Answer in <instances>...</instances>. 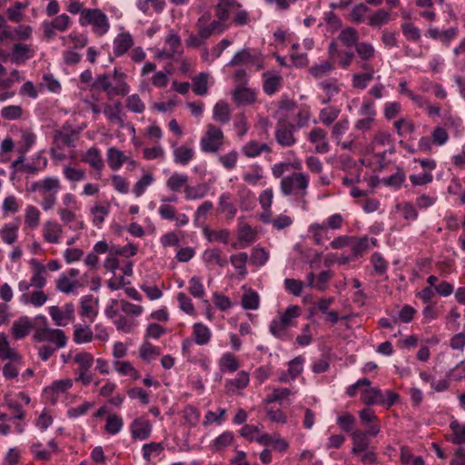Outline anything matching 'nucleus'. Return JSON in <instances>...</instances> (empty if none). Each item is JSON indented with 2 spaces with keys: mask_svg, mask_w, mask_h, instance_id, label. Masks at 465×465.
I'll list each match as a JSON object with an SVG mask.
<instances>
[{
  "mask_svg": "<svg viewBox=\"0 0 465 465\" xmlns=\"http://www.w3.org/2000/svg\"><path fill=\"white\" fill-rule=\"evenodd\" d=\"M309 187V176L304 173H292L283 177L280 183V189L284 196L294 195L303 210L307 208V189Z\"/></svg>",
  "mask_w": 465,
  "mask_h": 465,
  "instance_id": "nucleus-1",
  "label": "nucleus"
},
{
  "mask_svg": "<svg viewBox=\"0 0 465 465\" xmlns=\"http://www.w3.org/2000/svg\"><path fill=\"white\" fill-rule=\"evenodd\" d=\"M62 188L61 182L57 177L46 176L43 180L31 184V192H38L43 195L41 206L43 210H51L57 202V193Z\"/></svg>",
  "mask_w": 465,
  "mask_h": 465,
  "instance_id": "nucleus-2",
  "label": "nucleus"
},
{
  "mask_svg": "<svg viewBox=\"0 0 465 465\" xmlns=\"http://www.w3.org/2000/svg\"><path fill=\"white\" fill-rule=\"evenodd\" d=\"M37 319L43 321L44 327L36 329L33 339L36 342L50 341L56 349L64 348L67 343V337L64 331L60 329H52L46 325V318L39 316Z\"/></svg>",
  "mask_w": 465,
  "mask_h": 465,
  "instance_id": "nucleus-3",
  "label": "nucleus"
},
{
  "mask_svg": "<svg viewBox=\"0 0 465 465\" xmlns=\"http://www.w3.org/2000/svg\"><path fill=\"white\" fill-rule=\"evenodd\" d=\"M80 24L92 25L96 35H103L109 30L110 25L105 14L99 9H84L81 12Z\"/></svg>",
  "mask_w": 465,
  "mask_h": 465,
  "instance_id": "nucleus-4",
  "label": "nucleus"
},
{
  "mask_svg": "<svg viewBox=\"0 0 465 465\" xmlns=\"http://www.w3.org/2000/svg\"><path fill=\"white\" fill-rule=\"evenodd\" d=\"M224 135L223 131L210 124L206 126V131L200 141L201 150L204 153H217L223 146Z\"/></svg>",
  "mask_w": 465,
  "mask_h": 465,
  "instance_id": "nucleus-5",
  "label": "nucleus"
},
{
  "mask_svg": "<svg viewBox=\"0 0 465 465\" xmlns=\"http://www.w3.org/2000/svg\"><path fill=\"white\" fill-rule=\"evenodd\" d=\"M295 125L287 122L283 117L278 120L275 130V139L283 147H291L296 143L294 137Z\"/></svg>",
  "mask_w": 465,
  "mask_h": 465,
  "instance_id": "nucleus-6",
  "label": "nucleus"
},
{
  "mask_svg": "<svg viewBox=\"0 0 465 465\" xmlns=\"http://www.w3.org/2000/svg\"><path fill=\"white\" fill-rule=\"evenodd\" d=\"M71 23V18L65 14H62L56 16L52 21H45L42 24L44 35L47 39H52L55 36V31H66L69 28Z\"/></svg>",
  "mask_w": 465,
  "mask_h": 465,
  "instance_id": "nucleus-7",
  "label": "nucleus"
},
{
  "mask_svg": "<svg viewBox=\"0 0 465 465\" xmlns=\"http://www.w3.org/2000/svg\"><path fill=\"white\" fill-rule=\"evenodd\" d=\"M49 314L56 326H66L74 320V306L73 303H66L62 308L51 306Z\"/></svg>",
  "mask_w": 465,
  "mask_h": 465,
  "instance_id": "nucleus-8",
  "label": "nucleus"
},
{
  "mask_svg": "<svg viewBox=\"0 0 465 465\" xmlns=\"http://www.w3.org/2000/svg\"><path fill=\"white\" fill-rule=\"evenodd\" d=\"M158 213L164 220L175 221V225L178 227L184 226L189 223V218L185 213H177L176 208L168 203H162Z\"/></svg>",
  "mask_w": 465,
  "mask_h": 465,
  "instance_id": "nucleus-9",
  "label": "nucleus"
},
{
  "mask_svg": "<svg viewBox=\"0 0 465 465\" xmlns=\"http://www.w3.org/2000/svg\"><path fill=\"white\" fill-rule=\"evenodd\" d=\"M35 51L31 45L16 43L13 45L12 53L10 54V61L13 64H22L33 57Z\"/></svg>",
  "mask_w": 465,
  "mask_h": 465,
  "instance_id": "nucleus-10",
  "label": "nucleus"
},
{
  "mask_svg": "<svg viewBox=\"0 0 465 465\" xmlns=\"http://www.w3.org/2000/svg\"><path fill=\"white\" fill-rule=\"evenodd\" d=\"M63 234L62 225L56 221L49 220L44 223L43 236L50 243H58Z\"/></svg>",
  "mask_w": 465,
  "mask_h": 465,
  "instance_id": "nucleus-11",
  "label": "nucleus"
},
{
  "mask_svg": "<svg viewBox=\"0 0 465 465\" xmlns=\"http://www.w3.org/2000/svg\"><path fill=\"white\" fill-rule=\"evenodd\" d=\"M326 132L322 128L315 127L309 134V140L315 144V151L318 153H326L330 150V145L326 140Z\"/></svg>",
  "mask_w": 465,
  "mask_h": 465,
  "instance_id": "nucleus-12",
  "label": "nucleus"
},
{
  "mask_svg": "<svg viewBox=\"0 0 465 465\" xmlns=\"http://www.w3.org/2000/svg\"><path fill=\"white\" fill-rule=\"evenodd\" d=\"M132 437L135 440H146L152 430L150 422L143 418L135 419L131 424Z\"/></svg>",
  "mask_w": 465,
  "mask_h": 465,
  "instance_id": "nucleus-13",
  "label": "nucleus"
},
{
  "mask_svg": "<svg viewBox=\"0 0 465 465\" xmlns=\"http://www.w3.org/2000/svg\"><path fill=\"white\" fill-rule=\"evenodd\" d=\"M33 328L32 321L27 316H23L14 322L11 333L16 340H21L27 336Z\"/></svg>",
  "mask_w": 465,
  "mask_h": 465,
  "instance_id": "nucleus-14",
  "label": "nucleus"
},
{
  "mask_svg": "<svg viewBox=\"0 0 465 465\" xmlns=\"http://www.w3.org/2000/svg\"><path fill=\"white\" fill-rule=\"evenodd\" d=\"M31 265L34 271L29 284L36 289H42L46 284V267L35 259L31 261Z\"/></svg>",
  "mask_w": 465,
  "mask_h": 465,
  "instance_id": "nucleus-15",
  "label": "nucleus"
},
{
  "mask_svg": "<svg viewBox=\"0 0 465 465\" xmlns=\"http://www.w3.org/2000/svg\"><path fill=\"white\" fill-rule=\"evenodd\" d=\"M134 45V39L128 32H124L114 40V54L115 56L124 55Z\"/></svg>",
  "mask_w": 465,
  "mask_h": 465,
  "instance_id": "nucleus-16",
  "label": "nucleus"
},
{
  "mask_svg": "<svg viewBox=\"0 0 465 465\" xmlns=\"http://www.w3.org/2000/svg\"><path fill=\"white\" fill-rule=\"evenodd\" d=\"M352 440L351 453L354 455H360L365 451L370 444L367 432L361 430H353L351 434Z\"/></svg>",
  "mask_w": 465,
  "mask_h": 465,
  "instance_id": "nucleus-17",
  "label": "nucleus"
},
{
  "mask_svg": "<svg viewBox=\"0 0 465 465\" xmlns=\"http://www.w3.org/2000/svg\"><path fill=\"white\" fill-rule=\"evenodd\" d=\"M47 299V295L41 289H38L32 292L22 293L19 298L20 302L23 304H32L35 307L43 306L46 302Z\"/></svg>",
  "mask_w": 465,
  "mask_h": 465,
  "instance_id": "nucleus-18",
  "label": "nucleus"
},
{
  "mask_svg": "<svg viewBox=\"0 0 465 465\" xmlns=\"http://www.w3.org/2000/svg\"><path fill=\"white\" fill-rule=\"evenodd\" d=\"M233 101L237 104H251L256 99V94L253 90L237 86L232 93Z\"/></svg>",
  "mask_w": 465,
  "mask_h": 465,
  "instance_id": "nucleus-19",
  "label": "nucleus"
},
{
  "mask_svg": "<svg viewBox=\"0 0 465 465\" xmlns=\"http://www.w3.org/2000/svg\"><path fill=\"white\" fill-rule=\"evenodd\" d=\"M361 399L367 405L385 404V397L379 388H367L363 390Z\"/></svg>",
  "mask_w": 465,
  "mask_h": 465,
  "instance_id": "nucleus-20",
  "label": "nucleus"
},
{
  "mask_svg": "<svg viewBox=\"0 0 465 465\" xmlns=\"http://www.w3.org/2000/svg\"><path fill=\"white\" fill-rule=\"evenodd\" d=\"M127 161L128 157L122 151L115 147L108 148L107 162L112 170L117 171Z\"/></svg>",
  "mask_w": 465,
  "mask_h": 465,
  "instance_id": "nucleus-21",
  "label": "nucleus"
},
{
  "mask_svg": "<svg viewBox=\"0 0 465 465\" xmlns=\"http://www.w3.org/2000/svg\"><path fill=\"white\" fill-rule=\"evenodd\" d=\"M73 340L77 344L88 343L94 340V333L88 325L75 324Z\"/></svg>",
  "mask_w": 465,
  "mask_h": 465,
  "instance_id": "nucleus-22",
  "label": "nucleus"
},
{
  "mask_svg": "<svg viewBox=\"0 0 465 465\" xmlns=\"http://www.w3.org/2000/svg\"><path fill=\"white\" fill-rule=\"evenodd\" d=\"M249 381V373L247 371H242L234 379L226 381L225 388L229 392L236 393L237 391L247 387Z\"/></svg>",
  "mask_w": 465,
  "mask_h": 465,
  "instance_id": "nucleus-23",
  "label": "nucleus"
},
{
  "mask_svg": "<svg viewBox=\"0 0 465 465\" xmlns=\"http://www.w3.org/2000/svg\"><path fill=\"white\" fill-rule=\"evenodd\" d=\"M19 231V222L5 223L0 230V237L6 244H13L16 242Z\"/></svg>",
  "mask_w": 465,
  "mask_h": 465,
  "instance_id": "nucleus-24",
  "label": "nucleus"
},
{
  "mask_svg": "<svg viewBox=\"0 0 465 465\" xmlns=\"http://www.w3.org/2000/svg\"><path fill=\"white\" fill-rule=\"evenodd\" d=\"M319 86L325 93V96L322 100V104H327L328 103H330L333 96L337 95L341 91L340 85L336 79H329L322 81L319 84Z\"/></svg>",
  "mask_w": 465,
  "mask_h": 465,
  "instance_id": "nucleus-25",
  "label": "nucleus"
},
{
  "mask_svg": "<svg viewBox=\"0 0 465 465\" xmlns=\"http://www.w3.org/2000/svg\"><path fill=\"white\" fill-rule=\"evenodd\" d=\"M270 147L266 143H260L256 141H249L242 147V153L248 158H254L263 152L269 153Z\"/></svg>",
  "mask_w": 465,
  "mask_h": 465,
  "instance_id": "nucleus-26",
  "label": "nucleus"
},
{
  "mask_svg": "<svg viewBox=\"0 0 465 465\" xmlns=\"http://www.w3.org/2000/svg\"><path fill=\"white\" fill-rule=\"evenodd\" d=\"M74 134V131H56L54 135V143L58 149H63L64 147L74 148L75 146L73 138Z\"/></svg>",
  "mask_w": 465,
  "mask_h": 465,
  "instance_id": "nucleus-27",
  "label": "nucleus"
},
{
  "mask_svg": "<svg viewBox=\"0 0 465 465\" xmlns=\"http://www.w3.org/2000/svg\"><path fill=\"white\" fill-rule=\"evenodd\" d=\"M193 334L194 341L198 345L207 344L212 337L211 330L201 322H196L193 326Z\"/></svg>",
  "mask_w": 465,
  "mask_h": 465,
  "instance_id": "nucleus-28",
  "label": "nucleus"
},
{
  "mask_svg": "<svg viewBox=\"0 0 465 465\" xmlns=\"http://www.w3.org/2000/svg\"><path fill=\"white\" fill-rule=\"evenodd\" d=\"M213 120L224 124L231 119V110L227 103L219 101L213 107Z\"/></svg>",
  "mask_w": 465,
  "mask_h": 465,
  "instance_id": "nucleus-29",
  "label": "nucleus"
},
{
  "mask_svg": "<svg viewBox=\"0 0 465 465\" xmlns=\"http://www.w3.org/2000/svg\"><path fill=\"white\" fill-rule=\"evenodd\" d=\"M83 161L98 171H101L104 168L101 153L99 149L95 147H91L86 151L83 156Z\"/></svg>",
  "mask_w": 465,
  "mask_h": 465,
  "instance_id": "nucleus-30",
  "label": "nucleus"
},
{
  "mask_svg": "<svg viewBox=\"0 0 465 465\" xmlns=\"http://www.w3.org/2000/svg\"><path fill=\"white\" fill-rule=\"evenodd\" d=\"M94 298L92 295H85L81 299L80 315L88 318L91 322L94 321L97 312L94 308Z\"/></svg>",
  "mask_w": 465,
  "mask_h": 465,
  "instance_id": "nucleus-31",
  "label": "nucleus"
},
{
  "mask_svg": "<svg viewBox=\"0 0 465 465\" xmlns=\"http://www.w3.org/2000/svg\"><path fill=\"white\" fill-rule=\"evenodd\" d=\"M203 258L208 264L216 263L220 267L227 264V260L223 256L222 251L217 248L208 249L203 252Z\"/></svg>",
  "mask_w": 465,
  "mask_h": 465,
  "instance_id": "nucleus-32",
  "label": "nucleus"
},
{
  "mask_svg": "<svg viewBox=\"0 0 465 465\" xmlns=\"http://www.w3.org/2000/svg\"><path fill=\"white\" fill-rule=\"evenodd\" d=\"M181 45L180 35L175 31L171 30L165 39V48L175 56V54L180 55L183 53Z\"/></svg>",
  "mask_w": 465,
  "mask_h": 465,
  "instance_id": "nucleus-33",
  "label": "nucleus"
},
{
  "mask_svg": "<svg viewBox=\"0 0 465 465\" xmlns=\"http://www.w3.org/2000/svg\"><path fill=\"white\" fill-rule=\"evenodd\" d=\"M188 180V175L173 173L166 181V186L173 192H179L183 187L185 188Z\"/></svg>",
  "mask_w": 465,
  "mask_h": 465,
  "instance_id": "nucleus-34",
  "label": "nucleus"
},
{
  "mask_svg": "<svg viewBox=\"0 0 465 465\" xmlns=\"http://www.w3.org/2000/svg\"><path fill=\"white\" fill-rule=\"evenodd\" d=\"M194 155V151L192 148L182 145L173 150V158L176 163L186 165Z\"/></svg>",
  "mask_w": 465,
  "mask_h": 465,
  "instance_id": "nucleus-35",
  "label": "nucleus"
},
{
  "mask_svg": "<svg viewBox=\"0 0 465 465\" xmlns=\"http://www.w3.org/2000/svg\"><path fill=\"white\" fill-rule=\"evenodd\" d=\"M186 200H197L203 198L208 193V186L200 183L195 186L186 185L183 189Z\"/></svg>",
  "mask_w": 465,
  "mask_h": 465,
  "instance_id": "nucleus-36",
  "label": "nucleus"
},
{
  "mask_svg": "<svg viewBox=\"0 0 465 465\" xmlns=\"http://www.w3.org/2000/svg\"><path fill=\"white\" fill-rule=\"evenodd\" d=\"M339 39L347 47L356 46L359 43V34L355 28L346 27L340 33Z\"/></svg>",
  "mask_w": 465,
  "mask_h": 465,
  "instance_id": "nucleus-37",
  "label": "nucleus"
},
{
  "mask_svg": "<svg viewBox=\"0 0 465 465\" xmlns=\"http://www.w3.org/2000/svg\"><path fill=\"white\" fill-rule=\"evenodd\" d=\"M355 52L361 61L371 60L376 53L374 46L367 42H359L355 46Z\"/></svg>",
  "mask_w": 465,
  "mask_h": 465,
  "instance_id": "nucleus-38",
  "label": "nucleus"
},
{
  "mask_svg": "<svg viewBox=\"0 0 465 465\" xmlns=\"http://www.w3.org/2000/svg\"><path fill=\"white\" fill-rule=\"evenodd\" d=\"M208 74L200 73L193 78V91L197 95H204L208 90Z\"/></svg>",
  "mask_w": 465,
  "mask_h": 465,
  "instance_id": "nucleus-39",
  "label": "nucleus"
},
{
  "mask_svg": "<svg viewBox=\"0 0 465 465\" xmlns=\"http://www.w3.org/2000/svg\"><path fill=\"white\" fill-rule=\"evenodd\" d=\"M212 15L210 13H204L201 17L198 18L196 22V28L198 29V34L204 40L211 37L213 35H215L209 27L208 23L210 22Z\"/></svg>",
  "mask_w": 465,
  "mask_h": 465,
  "instance_id": "nucleus-40",
  "label": "nucleus"
},
{
  "mask_svg": "<svg viewBox=\"0 0 465 465\" xmlns=\"http://www.w3.org/2000/svg\"><path fill=\"white\" fill-rule=\"evenodd\" d=\"M452 436L449 440L454 444H465V424L452 420L450 424Z\"/></svg>",
  "mask_w": 465,
  "mask_h": 465,
  "instance_id": "nucleus-41",
  "label": "nucleus"
},
{
  "mask_svg": "<svg viewBox=\"0 0 465 465\" xmlns=\"http://www.w3.org/2000/svg\"><path fill=\"white\" fill-rule=\"evenodd\" d=\"M219 366L221 371L234 372L236 371L240 364L237 359L230 352L223 353L219 361Z\"/></svg>",
  "mask_w": 465,
  "mask_h": 465,
  "instance_id": "nucleus-42",
  "label": "nucleus"
},
{
  "mask_svg": "<svg viewBox=\"0 0 465 465\" xmlns=\"http://www.w3.org/2000/svg\"><path fill=\"white\" fill-rule=\"evenodd\" d=\"M74 361L78 364L77 371H90L94 362V358L91 353L83 351L75 354Z\"/></svg>",
  "mask_w": 465,
  "mask_h": 465,
  "instance_id": "nucleus-43",
  "label": "nucleus"
},
{
  "mask_svg": "<svg viewBox=\"0 0 465 465\" xmlns=\"http://www.w3.org/2000/svg\"><path fill=\"white\" fill-rule=\"evenodd\" d=\"M40 211L33 205H28L25 209V223L27 227L35 229L40 223Z\"/></svg>",
  "mask_w": 465,
  "mask_h": 465,
  "instance_id": "nucleus-44",
  "label": "nucleus"
},
{
  "mask_svg": "<svg viewBox=\"0 0 465 465\" xmlns=\"http://www.w3.org/2000/svg\"><path fill=\"white\" fill-rule=\"evenodd\" d=\"M247 261L248 254L246 252L232 254L230 257V262L232 265L239 272V274L242 277H245V275L247 274L245 267Z\"/></svg>",
  "mask_w": 465,
  "mask_h": 465,
  "instance_id": "nucleus-45",
  "label": "nucleus"
},
{
  "mask_svg": "<svg viewBox=\"0 0 465 465\" xmlns=\"http://www.w3.org/2000/svg\"><path fill=\"white\" fill-rule=\"evenodd\" d=\"M19 358L17 352L10 348L9 342L4 334L0 335V359L15 361Z\"/></svg>",
  "mask_w": 465,
  "mask_h": 465,
  "instance_id": "nucleus-46",
  "label": "nucleus"
},
{
  "mask_svg": "<svg viewBox=\"0 0 465 465\" xmlns=\"http://www.w3.org/2000/svg\"><path fill=\"white\" fill-rule=\"evenodd\" d=\"M22 144L18 147L19 154H26L35 142V134L28 130L21 131Z\"/></svg>",
  "mask_w": 465,
  "mask_h": 465,
  "instance_id": "nucleus-47",
  "label": "nucleus"
},
{
  "mask_svg": "<svg viewBox=\"0 0 465 465\" xmlns=\"http://www.w3.org/2000/svg\"><path fill=\"white\" fill-rule=\"evenodd\" d=\"M110 75L107 74H101L97 75L94 82L93 83V86L94 88L100 89L106 93L107 98L111 99V90L113 82L110 79Z\"/></svg>",
  "mask_w": 465,
  "mask_h": 465,
  "instance_id": "nucleus-48",
  "label": "nucleus"
},
{
  "mask_svg": "<svg viewBox=\"0 0 465 465\" xmlns=\"http://www.w3.org/2000/svg\"><path fill=\"white\" fill-rule=\"evenodd\" d=\"M339 114L338 108L329 106L321 110L319 119L323 124L329 126L338 118Z\"/></svg>",
  "mask_w": 465,
  "mask_h": 465,
  "instance_id": "nucleus-49",
  "label": "nucleus"
},
{
  "mask_svg": "<svg viewBox=\"0 0 465 465\" xmlns=\"http://www.w3.org/2000/svg\"><path fill=\"white\" fill-rule=\"evenodd\" d=\"M301 309L297 305L289 306L283 312L279 314L278 319L289 327L292 321L300 316Z\"/></svg>",
  "mask_w": 465,
  "mask_h": 465,
  "instance_id": "nucleus-50",
  "label": "nucleus"
},
{
  "mask_svg": "<svg viewBox=\"0 0 465 465\" xmlns=\"http://www.w3.org/2000/svg\"><path fill=\"white\" fill-rule=\"evenodd\" d=\"M234 436L231 431H224L220 436H218L213 441V449L215 451H220L223 450L225 447L230 446L233 441Z\"/></svg>",
  "mask_w": 465,
  "mask_h": 465,
  "instance_id": "nucleus-51",
  "label": "nucleus"
},
{
  "mask_svg": "<svg viewBox=\"0 0 465 465\" xmlns=\"http://www.w3.org/2000/svg\"><path fill=\"white\" fill-rule=\"evenodd\" d=\"M154 181L153 174L144 173L134 185L133 192L136 197H140Z\"/></svg>",
  "mask_w": 465,
  "mask_h": 465,
  "instance_id": "nucleus-52",
  "label": "nucleus"
},
{
  "mask_svg": "<svg viewBox=\"0 0 465 465\" xmlns=\"http://www.w3.org/2000/svg\"><path fill=\"white\" fill-rule=\"evenodd\" d=\"M163 445L160 442H151L143 446V457L146 461L151 460L152 456H158L163 450Z\"/></svg>",
  "mask_w": 465,
  "mask_h": 465,
  "instance_id": "nucleus-53",
  "label": "nucleus"
},
{
  "mask_svg": "<svg viewBox=\"0 0 465 465\" xmlns=\"http://www.w3.org/2000/svg\"><path fill=\"white\" fill-rule=\"evenodd\" d=\"M405 178L406 176L404 171L401 168H398L395 173L391 174L387 178H384L382 180V183L387 186L399 189L405 181Z\"/></svg>",
  "mask_w": 465,
  "mask_h": 465,
  "instance_id": "nucleus-54",
  "label": "nucleus"
},
{
  "mask_svg": "<svg viewBox=\"0 0 465 465\" xmlns=\"http://www.w3.org/2000/svg\"><path fill=\"white\" fill-rule=\"evenodd\" d=\"M123 420L121 417L111 414L107 417L105 430L107 433L114 435L117 434L123 428Z\"/></svg>",
  "mask_w": 465,
  "mask_h": 465,
  "instance_id": "nucleus-55",
  "label": "nucleus"
},
{
  "mask_svg": "<svg viewBox=\"0 0 465 465\" xmlns=\"http://www.w3.org/2000/svg\"><path fill=\"white\" fill-rule=\"evenodd\" d=\"M294 392L288 388H274L272 392L268 395L266 401L268 403L279 401L282 402L287 400L289 396L293 395Z\"/></svg>",
  "mask_w": 465,
  "mask_h": 465,
  "instance_id": "nucleus-56",
  "label": "nucleus"
},
{
  "mask_svg": "<svg viewBox=\"0 0 465 465\" xmlns=\"http://www.w3.org/2000/svg\"><path fill=\"white\" fill-rule=\"evenodd\" d=\"M259 295L253 291L246 292L242 299V305L246 310H256L259 307Z\"/></svg>",
  "mask_w": 465,
  "mask_h": 465,
  "instance_id": "nucleus-57",
  "label": "nucleus"
},
{
  "mask_svg": "<svg viewBox=\"0 0 465 465\" xmlns=\"http://www.w3.org/2000/svg\"><path fill=\"white\" fill-rule=\"evenodd\" d=\"M115 371L122 375H129L134 379H138V371L133 367L129 361H115L114 362Z\"/></svg>",
  "mask_w": 465,
  "mask_h": 465,
  "instance_id": "nucleus-58",
  "label": "nucleus"
},
{
  "mask_svg": "<svg viewBox=\"0 0 465 465\" xmlns=\"http://www.w3.org/2000/svg\"><path fill=\"white\" fill-rule=\"evenodd\" d=\"M114 84H112L111 99L116 95L124 96L129 93V86L125 82V77L113 79Z\"/></svg>",
  "mask_w": 465,
  "mask_h": 465,
  "instance_id": "nucleus-59",
  "label": "nucleus"
},
{
  "mask_svg": "<svg viewBox=\"0 0 465 465\" xmlns=\"http://www.w3.org/2000/svg\"><path fill=\"white\" fill-rule=\"evenodd\" d=\"M390 19L391 15L389 12L383 9H379L369 18V25L372 27H381V25L387 24Z\"/></svg>",
  "mask_w": 465,
  "mask_h": 465,
  "instance_id": "nucleus-60",
  "label": "nucleus"
},
{
  "mask_svg": "<svg viewBox=\"0 0 465 465\" xmlns=\"http://www.w3.org/2000/svg\"><path fill=\"white\" fill-rule=\"evenodd\" d=\"M109 206H110L109 203H107V205H105V206L100 205V204H95L91 209V213L94 217L93 222L95 225H99L102 223H104L105 217L109 213Z\"/></svg>",
  "mask_w": 465,
  "mask_h": 465,
  "instance_id": "nucleus-61",
  "label": "nucleus"
},
{
  "mask_svg": "<svg viewBox=\"0 0 465 465\" xmlns=\"http://www.w3.org/2000/svg\"><path fill=\"white\" fill-rule=\"evenodd\" d=\"M334 69L333 64L329 61L322 62L310 68V73L316 78H322L327 75Z\"/></svg>",
  "mask_w": 465,
  "mask_h": 465,
  "instance_id": "nucleus-62",
  "label": "nucleus"
},
{
  "mask_svg": "<svg viewBox=\"0 0 465 465\" xmlns=\"http://www.w3.org/2000/svg\"><path fill=\"white\" fill-rule=\"evenodd\" d=\"M218 160L225 169H233L238 161V153L235 150H232L228 153L219 155Z\"/></svg>",
  "mask_w": 465,
  "mask_h": 465,
  "instance_id": "nucleus-63",
  "label": "nucleus"
},
{
  "mask_svg": "<svg viewBox=\"0 0 465 465\" xmlns=\"http://www.w3.org/2000/svg\"><path fill=\"white\" fill-rule=\"evenodd\" d=\"M64 177L71 182H80L85 179V172L82 169H76L70 165H66L64 168Z\"/></svg>",
  "mask_w": 465,
  "mask_h": 465,
  "instance_id": "nucleus-64",
  "label": "nucleus"
}]
</instances>
